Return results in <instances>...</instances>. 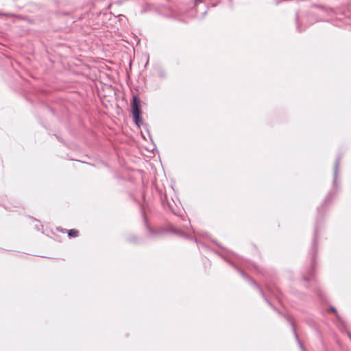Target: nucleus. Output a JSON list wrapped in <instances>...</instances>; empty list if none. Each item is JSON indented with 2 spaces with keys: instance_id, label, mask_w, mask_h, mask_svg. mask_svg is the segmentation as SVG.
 I'll return each instance as SVG.
<instances>
[{
  "instance_id": "f257e3e1",
  "label": "nucleus",
  "mask_w": 351,
  "mask_h": 351,
  "mask_svg": "<svg viewBox=\"0 0 351 351\" xmlns=\"http://www.w3.org/2000/svg\"><path fill=\"white\" fill-rule=\"evenodd\" d=\"M132 111L133 117L136 125H139L142 122L141 119V100L136 95L133 97L132 101Z\"/></svg>"
},
{
  "instance_id": "f03ea898",
  "label": "nucleus",
  "mask_w": 351,
  "mask_h": 351,
  "mask_svg": "<svg viewBox=\"0 0 351 351\" xmlns=\"http://www.w3.org/2000/svg\"><path fill=\"white\" fill-rule=\"evenodd\" d=\"M68 235L69 237H77L79 235V231L75 229H71L68 231Z\"/></svg>"
}]
</instances>
